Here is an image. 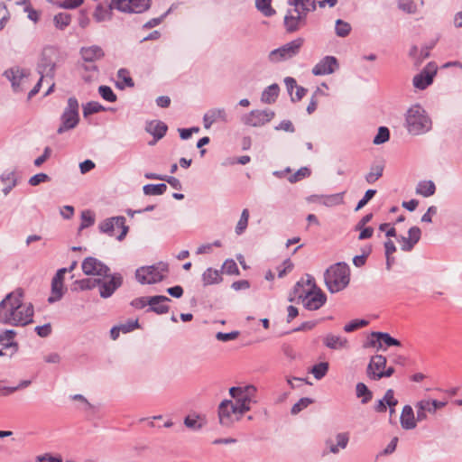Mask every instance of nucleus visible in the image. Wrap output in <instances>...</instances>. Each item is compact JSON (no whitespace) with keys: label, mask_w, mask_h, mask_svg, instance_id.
<instances>
[{"label":"nucleus","mask_w":462,"mask_h":462,"mask_svg":"<svg viewBox=\"0 0 462 462\" xmlns=\"http://www.w3.org/2000/svg\"><path fill=\"white\" fill-rule=\"evenodd\" d=\"M122 281V276L119 273H114L108 281H103L100 279V283L97 284L99 287L100 296L102 298L110 297L115 291L121 286Z\"/></svg>","instance_id":"obj_18"},{"label":"nucleus","mask_w":462,"mask_h":462,"mask_svg":"<svg viewBox=\"0 0 462 462\" xmlns=\"http://www.w3.org/2000/svg\"><path fill=\"white\" fill-rule=\"evenodd\" d=\"M198 415H188L184 419V425L191 430H199L202 427V424L199 422Z\"/></svg>","instance_id":"obj_53"},{"label":"nucleus","mask_w":462,"mask_h":462,"mask_svg":"<svg viewBox=\"0 0 462 462\" xmlns=\"http://www.w3.org/2000/svg\"><path fill=\"white\" fill-rule=\"evenodd\" d=\"M83 273L86 275L106 277L109 268L95 257H87L81 264Z\"/></svg>","instance_id":"obj_13"},{"label":"nucleus","mask_w":462,"mask_h":462,"mask_svg":"<svg viewBox=\"0 0 462 462\" xmlns=\"http://www.w3.org/2000/svg\"><path fill=\"white\" fill-rule=\"evenodd\" d=\"M271 3L272 0H255V6L264 16L270 17L275 14Z\"/></svg>","instance_id":"obj_41"},{"label":"nucleus","mask_w":462,"mask_h":462,"mask_svg":"<svg viewBox=\"0 0 462 462\" xmlns=\"http://www.w3.org/2000/svg\"><path fill=\"white\" fill-rule=\"evenodd\" d=\"M17 333L14 329L0 331V345L5 349H12V354L18 351V343L15 341Z\"/></svg>","instance_id":"obj_24"},{"label":"nucleus","mask_w":462,"mask_h":462,"mask_svg":"<svg viewBox=\"0 0 462 462\" xmlns=\"http://www.w3.org/2000/svg\"><path fill=\"white\" fill-rule=\"evenodd\" d=\"M279 86L273 84L263 90L261 96L262 102L265 104L274 103L279 95Z\"/></svg>","instance_id":"obj_35"},{"label":"nucleus","mask_w":462,"mask_h":462,"mask_svg":"<svg viewBox=\"0 0 462 462\" xmlns=\"http://www.w3.org/2000/svg\"><path fill=\"white\" fill-rule=\"evenodd\" d=\"M348 441L349 433L341 432L336 435V444L331 439H328L326 441V445L331 453L337 454L340 449H344L346 448Z\"/></svg>","instance_id":"obj_30"},{"label":"nucleus","mask_w":462,"mask_h":462,"mask_svg":"<svg viewBox=\"0 0 462 462\" xmlns=\"http://www.w3.org/2000/svg\"><path fill=\"white\" fill-rule=\"evenodd\" d=\"M274 117V112L269 109L252 110L242 116L241 121L244 125L259 127L269 123Z\"/></svg>","instance_id":"obj_11"},{"label":"nucleus","mask_w":462,"mask_h":462,"mask_svg":"<svg viewBox=\"0 0 462 462\" xmlns=\"http://www.w3.org/2000/svg\"><path fill=\"white\" fill-rule=\"evenodd\" d=\"M306 24V18L303 15L298 14H293L291 11H289L284 17V25L286 31L293 32L298 31L300 27Z\"/></svg>","instance_id":"obj_25"},{"label":"nucleus","mask_w":462,"mask_h":462,"mask_svg":"<svg viewBox=\"0 0 462 462\" xmlns=\"http://www.w3.org/2000/svg\"><path fill=\"white\" fill-rule=\"evenodd\" d=\"M101 232L110 236H116L119 241L123 240L127 232L128 226L125 225V217H113L104 220L99 225Z\"/></svg>","instance_id":"obj_10"},{"label":"nucleus","mask_w":462,"mask_h":462,"mask_svg":"<svg viewBox=\"0 0 462 462\" xmlns=\"http://www.w3.org/2000/svg\"><path fill=\"white\" fill-rule=\"evenodd\" d=\"M288 4L294 7V13L303 15L305 18L309 12L316 9L315 0H288Z\"/></svg>","instance_id":"obj_26"},{"label":"nucleus","mask_w":462,"mask_h":462,"mask_svg":"<svg viewBox=\"0 0 462 462\" xmlns=\"http://www.w3.org/2000/svg\"><path fill=\"white\" fill-rule=\"evenodd\" d=\"M237 331H232L229 333L217 332L216 338L219 341L227 342L236 339L238 337Z\"/></svg>","instance_id":"obj_62"},{"label":"nucleus","mask_w":462,"mask_h":462,"mask_svg":"<svg viewBox=\"0 0 462 462\" xmlns=\"http://www.w3.org/2000/svg\"><path fill=\"white\" fill-rule=\"evenodd\" d=\"M376 343H378V347H382V343H384L387 346H401V342L399 340L384 332H373L371 334L370 345L372 346H375Z\"/></svg>","instance_id":"obj_27"},{"label":"nucleus","mask_w":462,"mask_h":462,"mask_svg":"<svg viewBox=\"0 0 462 462\" xmlns=\"http://www.w3.org/2000/svg\"><path fill=\"white\" fill-rule=\"evenodd\" d=\"M324 345L330 349L338 350L348 347V341L346 337L333 334H328L323 337Z\"/></svg>","instance_id":"obj_31"},{"label":"nucleus","mask_w":462,"mask_h":462,"mask_svg":"<svg viewBox=\"0 0 462 462\" xmlns=\"http://www.w3.org/2000/svg\"><path fill=\"white\" fill-rule=\"evenodd\" d=\"M84 69L89 72V75H84L83 78L86 81H91L94 77L98 73L97 66L95 63H88L83 66Z\"/></svg>","instance_id":"obj_57"},{"label":"nucleus","mask_w":462,"mask_h":462,"mask_svg":"<svg viewBox=\"0 0 462 462\" xmlns=\"http://www.w3.org/2000/svg\"><path fill=\"white\" fill-rule=\"evenodd\" d=\"M95 223V215L90 210H85L81 213L80 229L87 228Z\"/></svg>","instance_id":"obj_49"},{"label":"nucleus","mask_w":462,"mask_h":462,"mask_svg":"<svg viewBox=\"0 0 462 462\" xmlns=\"http://www.w3.org/2000/svg\"><path fill=\"white\" fill-rule=\"evenodd\" d=\"M376 190L375 189H368L365 193V196L359 200L356 207V211L360 210L363 207H365L370 199L375 195Z\"/></svg>","instance_id":"obj_59"},{"label":"nucleus","mask_w":462,"mask_h":462,"mask_svg":"<svg viewBox=\"0 0 462 462\" xmlns=\"http://www.w3.org/2000/svg\"><path fill=\"white\" fill-rule=\"evenodd\" d=\"M309 201L319 203L326 207H334L341 205L344 202V193H335L330 195H312Z\"/></svg>","instance_id":"obj_22"},{"label":"nucleus","mask_w":462,"mask_h":462,"mask_svg":"<svg viewBox=\"0 0 462 462\" xmlns=\"http://www.w3.org/2000/svg\"><path fill=\"white\" fill-rule=\"evenodd\" d=\"M356 396L362 398L361 402L363 404L367 403L372 400L373 393L363 383H358L356 386Z\"/></svg>","instance_id":"obj_39"},{"label":"nucleus","mask_w":462,"mask_h":462,"mask_svg":"<svg viewBox=\"0 0 462 462\" xmlns=\"http://www.w3.org/2000/svg\"><path fill=\"white\" fill-rule=\"evenodd\" d=\"M436 74V68L429 64L420 73L413 78V86L419 89H425L432 83Z\"/></svg>","instance_id":"obj_20"},{"label":"nucleus","mask_w":462,"mask_h":462,"mask_svg":"<svg viewBox=\"0 0 462 462\" xmlns=\"http://www.w3.org/2000/svg\"><path fill=\"white\" fill-rule=\"evenodd\" d=\"M50 180V177L46 173H38L33 175L29 180V184L31 186H37L42 182H46Z\"/></svg>","instance_id":"obj_60"},{"label":"nucleus","mask_w":462,"mask_h":462,"mask_svg":"<svg viewBox=\"0 0 462 462\" xmlns=\"http://www.w3.org/2000/svg\"><path fill=\"white\" fill-rule=\"evenodd\" d=\"M216 122H228V116L224 108H213L204 115L203 124L206 129H209Z\"/></svg>","instance_id":"obj_21"},{"label":"nucleus","mask_w":462,"mask_h":462,"mask_svg":"<svg viewBox=\"0 0 462 462\" xmlns=\"http://www.w3.org/2000/svg\"><path fill=\"white\" fill-rule=\"evenodd\" d=\"M170 299L166 296L157 295L150 297L149 310L157 314H164L169 311V306L166 304Z\"/></svg>","instance_id":"obj_28"},{"label":"nucleus","mask_w":462,"mask_h":462,"mask_svg":"<svg viewBox=\"0 0 462 462\" xmlns=\"http://www.w3.org/2000/svg\"><path fill=\"white\" fill-rule=\"evenodd\" d=\"M335 32L338 37H346L351 32V25L347 22L337 19L336 21Z\"/></svg>","instance_id":"obj_44"},{"label":"nucleus","mask_w":462,"mask_h":462,"mask_svg":"<svg viewBox=\"0 0 462 462\" xmlns=\"http://www.w3.org/2000/svg\"><path fill=\"white\" fill-rule=\"evenodd\" d=\"M383 171V165H374L372 166L370 171L365 175V180L367 183L372 184L374 183L379 178L382 177Z\"/></svg>","instance_id":"obj_42"},{"label":"nucleus","mask_w":462,"mask_h":462,"mask_svg":"<svg viewBox=\"0 0 462 462\" xmlns=\"http://www.w3.org/2000/svg\"><path fill=\"white\" fill-rule=\"evenodd\" d=\"M390 138L389 129L385 126H381L378 129L377 134L374 136L373 143L374 144H382L387 142Z\"/></svg>","instance_id":"obj_48"},{"label":"nucleus","mask_w":462,"mask_h":462,"mask_svg":"<svg viewBox=\"0 0 462 462\" xmlns=\"http://www.w3.org/2000/svg\"><path fill=\"white\" fill-rule=\"evenodd\" d=\"M104 110L105 107L98 102L95 101L88 102L83 106L84 116H88L89 115L96 114Z\"/></svg>","instance_id":"obj_46"},{"label":"nucleus","mask_w":462,"mask_h":462,"mask_svg":"<svg viewBox=\"0 0 462 462\" xmlns=\"http://www.w3.org/2000/svg\"><path fill=\"white\" fill-rule=\"evenodd\" d=\"M328 367L329 365L328 362H320L311 368L310 373L313 374L315 379L320 380L327 374Z\"/></svg>","instance_id":"obj_43"},{"label":"nucleus","mask_w":462,"mask_h":462,"mask_svg":"<svg viewBox=\"0 0 462 462\" xmlns=\"http://www.w3.org/2000/svg\"><path fill=\"white\" fill-rule=\"evenodd\" d=\"M36 462H62L60 456H52L50 453H46L36 457Z\"/></svg>","instance_id":"obj_64"},{"label":"nucleus","mask_w":462,"mask_h":462,"mask_svg":"<svg viewBox=\"0 0 462 462\" xmlns=\"http://www.w3.org/2000/svg\"><path fill=\"white\" fill-rule=\"evenodd\" d=\"M398 7L409 14H416L418 11L417 5L413 0H398Z\"/></svg>","instance_id":"obj_45"},{"label":"nucleus","mask_w":462,"mask_h":462,"mask_svg":"<svg viewBox=\"0 0 462 462\" xmlns=\"http://www.w3.org/2000/svg\"><path fill=\"white\" fill-rule=\"evenodd\" d=\"M402 428L404 430H413L417 426V420L413 409L410 405H405L400 418Z\"/></svg>","instance_id":"obj_29"},{"label":"nucleus","mask_w":462,"mask_h":462,"mask_svg":"<svg viewBox=\"0 0 462 462\" xmlns=\"http://www.w3.org/2000/svg\"><path fill=\"white\" fill-rule=\"evenodd\" d=\"M5 76L11 81L14 91L23 89L25 83L28 81L25 71L18 67L7 69Z\"/></svg>","instance_id":"obj_16"},{"label":"nucleus","mask_w":462,"mask_h":462,"mask_svg":"<svg viewBox=\"0 0 462 462\" xmlns=\"http://www.w3.org/2000/svg\"><path fill=\"white\" fill-rule=\"evenodd\" d=\"M405 121L408 132L414 135L423 134L432 127L431 119L420 105H414L408 109Z\"/></svg>","instance_id":"obj_4"},{"label":"nucleus","mask_w":462,"mask_h":462,"mask_svg":"<svg viewBox=\"0 0 462 462\" xmlns=\"http://www.w3.org/2000/svg\"><path fill=\"white\" fill-rule=\"evenodd\" d=\"M294 298L301 300L304 308L309 310L320 309L327 300L326 294L317 287L311 276H308L306 282L301 280L295 284L293 297L289 299L290 301H292Z\"/></svg>","instance_id":"obj_2"},{"label":"nucleus","mask_w":462,"mask_h":462,"mask_svg":"<svg viewBox=\"0 0 462 462\" xmlns=\"http://www.w3.org/2000/svg\"><path fill=\"white\" fill-rule=\"evenodd\" d=\"M248 219H249V211L247 208H245L242 211L240 219L237 222V225L236 226V233L237 235H241L246 229L247 225H248Z\"/></svg>","instance_id":"obj_47"},{"label":"nucleus","mask_w":462,"mask_h":462,"mask_svg":"<svg viewBox=\"0 0 462 462\" xmlns=\"http://www.w3.org/2000/svg\"><path fill=\"white\" fill-rule=\"evenodd\" d=\"M292 268V262L290 259H286L281 265L277 267L278 277H283L287 273L291 272Z\"/></svg>","instance_id":"obj_58"},{"label":"nucleus","mask_w":462,"mask_h":462,"mask_svg":"<svg viewBox=\"0 0 462 462\" xmlns=\"http://www.w3.org/2000/svg\"><path fill=\"white\" fill-rule=\"evenodd\" d=\"M313 401L310 398H301L296 402L291 408V413L297 414L301 411L303 409L307 408L310 404H311Z\"/></svg>","instance_id":"obj_55"},{"label":"nucleus","mask_w":462,"mask_h":462,"mask_svg":"<svg viewBox=\"0 0 462 462\" xmlns=\"http://www.w3.org/2000/svg\"><path fill=\"white\" fill-rule=\"evenodd\" d=\"M100 283V278L97 279H82L78 282V284L81 290H91L97 286Z\"/></svg>","instance_id":"obj_54"},{"label":"nucleus","mask_w":462,"mask_h":462,"mask_svg":"<svg viewBox=\"0 0 462 462\" xmlns=\"http://www.w3.org/2000/svg\"><path fill=\"white\" fill-rule=\"evenodd\" d=\"M310 175V170L308 167H301L294 174L289 177V181L295 183Z\"/></svg>","instance_id":"obj_50"},{"label":"nucleus","mask_w":462,"mask_h":462,"mask_svg":"<svg viewBox=\"0 0 462 462\" xmlns=\"http://www.w3.org/2000/svg\"><path fill=\"white\" fill-rule=\"evenodd\" d=\"M436 191V186L432 180H421L416 187V193L428 198L432 196Z\"/></svg>","instance_id":"obj_33"},{"label":"nucleus","mask_w":462,"mask_h":462,"mask_svg":"<svg viewBox=\"0 0 462 462\" xmlns=\"http://www.w3.org/2000/svg\"><path fill=\"white\" fill-rule=\"evenodd\" d=\"M245 413L231 400H224L218 405V419L222 426L230 427L240 420Z\"/></svg>","instance_id":"obj_6"},{"label":"nucleus","mask_w":462,"mask_h":462,"mask_svg":"<svg viewBox=\"0 0 462 462\" xmlns=\"http://www.w3.org/2000/svg\"><path fill=\"white\" fill-rule=\"evenodd\" d=\"M222 281L220 273L213 268H208L202 274L204 286L218 283Z\"/></svg>","instance_id":"obj_34"},{"label":"nucleus","mask_w":462,"mask_h":462,"mask_svg":"<svg viewBox=\"0 0 462 462\" xmlns=\"http://www.w3.org/2000/svg\"><path fill=\"white\" fill-rule=\"evenodd\" d=\"M150 0H112V5L124 13L140 14L150 7Z\"/></svg>","instance_id":"obj_12"},{"label":"nucleus","mask_w":462,"mask_h":462,"mask_svg":"<svg viewBox=\"0 0 462 462\" xmlns=\"http://www.w3.org/2000/svg\"><path fill=\"white\" fill-rule=\"evenodd\" d=\"M34 307L23 300V291L17 289L8 293L0 302V323L24 327L33 321Z\"/></svg>","instance_id":"obj_1"},{"label":"nucleus","mask_w":462,"mask_h":462,"mask_svg":"<svg viewBox=\"0 0 462 462\" xmlns=\"http://www.w3.org/2000/svg\"><path fill=\"white\" fill-rule=\"evenodd\" d=\"M229 393L234 399L235 404L238 405L245 412L250 411L251 403L255 402L254 399L256 394V388L254 385L231 387Z\"/></svg>","instance_id":"obj_9"},{"label":"nucleus","mask_w":462,"mask_h":462,"mask_svg":"<svg viewBox=\"0 0 462 462\" xmlns=\"http://www.w3.org/2000/svg\"><path fill=\"white\" fill-rule=\"evenodd\" d=\"M421 232L418 226H412L408 230V238L413 245H415L420 239Z\"/></svg>","instance_id":"obj_61"},{"label":"nucleus","mask_w":462,"mask_h":462,"mask_svg":"<svg viewBox=\"0 0 462 462\" xmlns=\"http://www.w3.org/2000/svg\"><path fill=\"white\" fill-rule=\"evenodd\" d=\"M54 25L59 30H65L71 23V15L67 13H59L53 18Z\"/></svg>","instance_id":"obj_38"},{"label":"nucleus","mask_w":462,"mask_h":462,"mask_svg":"<svg viewBox=\"0 0 462 462\" xmlns=\"http://www.w3.org/2000/svg\"><path fill=\"white\" fill-rule=\"evenodd\" d=\"M339 69V63L334 56H325L312 68L315 76H325L336 72Z\"/></svg>","instance_id":"obj_14"},{"label":"nucleus","mask_w":462,"mask_h":462,"mask_svg":"<svg viewBox=\"0 0 462 462\" xmlns=\"http://www.w3.org/2000/svg\"><path fill=\"white\" fill-rule=\"evenodd\" d=\"M386 366V358L382 355L373 356L367 366V376L373 380H379L382 378V372Z\"/></svg>","instance_id":"obj_19"},{"label":"nucleus","mask_w":462,"mask_h":462,"mask_svg":"<svg viewBox=\"0 0 462 462\" xmlns=\"http://www.w3.org/2000/svg\"><path fill=\"white\" fill-rule=\"evenodd\" d=\"M168 272V265L160 263L156 265L141 267L136 270V280L142 284H152L161 282Z\"/></svg>","instance_id":"obj_8"},{"label":"nucleus","mask_w":462,"mask_h":462,"mask_svg":"<svg viewBox=\"0 0 462 462\" xmlns=\"http://www.w3.org/2000/svg\"><path fill=\"white\" fill-rule=\"evenodd\" d=\"M98 92L102 98L108 102H115L116 100V95L108 86H100L98 88Z\"/></svg>","instance_id":"obj_51"},{"label":"nucleus","mask_w":462,"mask_h":462,"mask_svg":"<svg viewBox=\"0 0 462 462\" xmlns=\"http://www.w3.org/2000/svg\"><path fill=\"white\" fill-rule=\"evenodd\" d=\"M54 51L52 49H45L38 64V71L42 77H52L55 64L52 60Z\"/></svg>","instance_id":"obj_15"},{"label":"nucleus","mask_w":462,"mask_h":462,"mask_svg":"<svg viewBox=\"0 0 462 462\" xmlns=\"http://www.w3.org/2000/svg\"><path fill=\"white\" fill-rule=\"evenodd\" d=\"M79 104L78 99L74 97H69L60 116V125L57 129L58 134H63L78 125L79 122Z\"/></svg>","instance_id":"obj_5"},{"label":"nucleus","mask_w":462,"mask_h":462,"mask_svg":"<svg viewBox=\"0 0 462 462\" xmlns=\"http://www.w3.org/2000/svg\"><path fill=\"white\" fill-rule=\"evenodd\" d=\"M223 269L227 274H236L239 272L234 260H226L223 264Z\"/></svg>","instance_id":"obj_63"},{"label":"nucleus","mask_w":462,"mask_h":462,"mask_svg":"<svg viewBox=\"0 0 462 462\" xmlns=\"http://www.w3.org/2000/svg\"><path fill=\"white\" fill-rule=\"evenodd\" d=\"M143 193L147 196L162 195L167 190L164 183L146 184L143 188Z\"/></svg>","instance_id":"obj_40"},{"label":"nucleus","mask_w":462,"mask_h":462,"mask_svg":"<svg viewBox=\"0 0 462 462\" xmlns=\"http://www.w3.org/2000/svg\"><path fill=\"white\" fill-rule=\"evenodd\" d=\"M368 324V321L365 319H354L349 323L346 324L344 327V330L347 333L356 330L360 328L365 327Z\"/></svg>","instance_id":"obj_52"},{"label":"nucleus","mask_w":462,"mask_h":462,"mask_svg":"<svg viewBox=\"0 0 462 462\" xmlns=\"http://www.w3.org/2000/svg\"><path fill=\"white\" fill-rule=\"evenodd\" d=\"M80 55L86 63H95L105 56L103 49L97 45L82 47Z\"/></svg>","instance_id":"obj_23"},{"label":"nucleus","mask_w":462,"mask_h":462,"mask_svg":"<svg viewBox=\"0 0 462 462\" xmlns=\"http://www.w3.org/2000/svg\"><path fill=\"white\" fill-rule=\"evenodd\" d=\"M117 78L121 80L116 83L117 88L120 89H124L125 87L133 88L134 86L130 72L126 69H120L117 71Z\"/></svg>","instance_id":"obj_36"},{"label":"nucleus","mask_w":462,"mask_h":462,"mask_svg":"<svg viewBox=\"0 0 462 462\" xmlns=\"http://www.w3.org/2000/svg\"><path fill=\"white\" fill-rule=\"evenodd\" d=\"M398 403L397 399L394 397V392L392 389L386 391L383 399L379 400L374 405V411L377 412H385L387 407H395Z\"/></svg>","instance_id":"obj_32"},{"label":"nucleus","mask_w":462,"mask_h":462,"mask_svg":"<svg viewBox=\"0 0 462 462\" xmlns=\"http://www.w3.org/2000/svg\"><path fill=\"white\" fill-rule=\"evenodd\" d=\"M303 38H297L290 42H287L280 48L273 50L268 55V60L273 63L288 60L298 55L301 47L303 46Z\"/></svg>","instance_id":"obj_7"},{"label":"nucleus","mask_w":462,"mask_h":462,"mask_svg":"<svg viewBox=\"0 0 462 462\" xmlns=\"http://www.w3.org/2000/svg\"><path fill=\"white\" fill-rule=\"evenodd\" d=\"M118 328L122 333H129L139 328L138 319H129L125 323L118 325Z\"/></svg>","instance_id":"obj_56"},{"label":"nucleus","mask_w":462,"mask_h":462,"mask_svg":"<svg viewBox=\"0 0 462 462\" xmlns=\"http://www.w3.org/2000/svg\"><path fill=\"white\" fill-rule=\"evenodd\" d=\"M325 284L331 293L344 290L350 281V270L346 263H337L327 269L324 274Z\"/></svg>","instance_id":"obj_3"},{"label":"nucleus","mask_w":462,"mask_h":462,"mask_svg":"<svg viewBox=\"0 0 462 462\" xmlns=\"http://www.w3.org/2000/svg\"><path fill=\"white\" fill-rule=\"evenodd\" d=\"M168 130L165 123L160 120H152L146 123L145 131L153 136V139L148 143L150 146L156 144V143L164 137Z\"/></svg>","instance_id":"obj_17"},{"label":"nucleus","mask_w":462,"mask_h":462,"mask_svg":"<svg viewBox=\"0 0 462 462\" xmlns=\"http://www.w3.org/2000/svg\"><path fill=\"white\" fill-rule=\"evenodd\" d=\"M64 293V285L62 282H59L56 281H51V294L48 298V301L50 303L56 302L60 300Z\"/></svg>","instance_id":"obj_37"}]
</instances>
